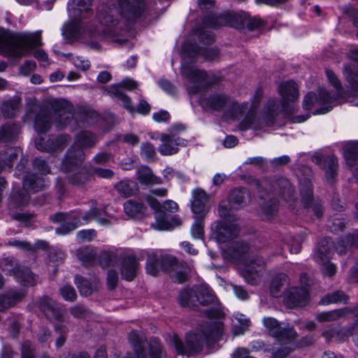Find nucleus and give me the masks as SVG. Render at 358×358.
Instances as JSON below:
<instances>
[{"mask_svg":"<svg viewBox=\"0 0 358 358\" xmlns=\"http://www.w3.org/2000/svg\"><path fill=\"white\" fill-rule=\"evenodd\" d=\"M203 219H196L195 223L192 225L191 233L194 238H202L203 235Z\"/></svg>","mask_w":358,"mask_h":358,"instance_id":"69168bd1","label":"nucleus"},{"mask_svg":"<svg viewBox=\"0 0 358 358\" xmlns=\"http://www.w3.org/2000/svg\"><path fill=\"white\" fill-rule=\"evenodd\" d=\"M294 339H276L266 351L271 353V358H285L294 349Z\"/></svg>","mask_w":358,"mask_h":358,"instance_id":"a878e982","label":"nucleus"},{"mask_svg":"<svg viewBox=\"0 0 358 358\" xmlns=\"http://www.w3.org/2000/svg\"><path fill=\"white\" fill-rule=\"evenodd\" d=\"M265 268V262L262 257H252L248 260L242 271L245 281L251 285H257Z\"/></svg>","mask_w":358,"mask_h":358,"instance_id":"a211bd4d","label":"nucleus"},{"mask_svg":"<svg viewBox=\"0 0 358 358\" xmlns=\"http://www.w3.org/2000/svg\"><path fill=\"white\" fill-rule=\"evenodd\" d=\"M348 296L342 291H336L332 293L326 294L320 301V303L322 305H328L330 303H336L344 302L346 303Z\"/></svg>","mask_w":358,"mask_h":358,"instance_id":"09e8293b","label":"nucleus"},{"mask_svg":"<svg viewBox=\"0 0 358 358\" xmlns=\"http://www.w3.org/2000/svg\"><path fill=\"white\" fill-rule=\"evenodd\" d=\"M137 179L140 183L145 185L162 183L161 179L154 176L152 170L146 166H143L138 169Z\"/></svg>","mask_w":358,"mask_h":358,"instance_id":"58836bf2","label":"nucleus"},{"mask_svg":"<svg viewBox=\"0 0 358 358\" xmlns=\"http://www.w3.org/2000/svg\"><path fill=\"white\" fill-rule=\"evenodd\" d=\"M70 10L69 15L72 20L66 24L63 28V35L69 40H73L81 34L79 16L74 17Z\"/></svg>","mask_w":358,"mask_h":358,"instance_id":"c9c22d12","label":"nucleus"},{"mask_svg":"<svg viewBox=\"0 0 358 358\" xmlns=\"http://www.w3.org/2000/svg\"><path fill=\"white\" fill-rule=\"evenodd\" d=\"M124 210L129 217L141 220L146 215L147 208L141 202L129 199L124 203Z\"/></svg>","mask_w":358,"mask_h":358,"instance_id":"473e14b6","label":"nucleus"},{"mask_svg":"<svg viewBox=\"0 0 358 358\" xmlns=\"http://www.w3.org/2000/svg\"><path fill=\"white\" fill-rule=\"evenodd\" d=\"M117 192L124 197H129L138 192V185L131 180H122L115 185Z\"/></svg>","mask_w":358,"mask_h":358,"instance_id":"a19ab883","label":"nucleus"},{"mask_svg":"<svg viewBox=\"0 0 358 358\" xmlns=\"http://www.w3.org/2000/svg\"><path fill=\"white\" fill-rule=\"evenodd\" d=\"M19 103L16 101H8L3 103L2 106V112L3 115L8 117H12L15 115V111L17 110Z\"/></svg>","mask_w":358,"mask_h":358,"instance_id":"13d9d810","label":"nucleus"},{"mask_svg":"<svg viewBox=\"0 0 358 358\" xmlns=\"http://www.w3.org/2000/svg\"><path fill=\"white\" fill-rule=\"evenodd\" d=\"M325 239H329V238H326ZM330 241L332 242L331 245V252L334 248L338 254H345L348 249L350 247H358V231L340 238L336 243H334L331 238Z\"/></svg>","mask_w":358,"mask_h":358,"instance_id":"2f4dec72","label":"nucleus"},{"mask_svg":"<svg viewBox=\"0 0 358 358\" xmlns=\"http://www.w3.org/2000/svg\"><path fill=\"white\" fill-rule=\"evenodd\" d=\"M137 85L138 84L136 81L127 78L120 84L110 86L108 89V94L122 101L123 107L129 113H133L135 111V108L131 104V99L124 93L123 89L132 90L136 88Z\"/></svg>","mask_w":358,"mask_h":358,"instance_id":"dca6fc26","label":"nucleus"},{"mask_svg":"<svg viewBox=\"0 0 358 358\" xmlns=\"http://www.w3.org/2000/svg\"><path fill=\"white\" fill-rule=\"evenodd\" d=\"M234 255L238 256H244L249 255L251 252V249L249 245L243 242H238L234 245Z\"/></svg>","mask_w":358,"mask_h":358,"instance_id":"774afa93","label":"nucleus"},{"mask_svg":"<svg viewBox=\"0 0 358 358\" xmlns=\"http://www.w3.org/2000/svg\"><path fill=\"white\" fill-rule=\"evenodd\" d=\"M301 201L306 208H311L317 218L322 215L323 210L319 203H315L313 199V188L310 180L308 178L300 182Z\"/></svg>","mask_w":358,"mask_h":358,"instance_id":"aec40b11","label":"nucleus"},{"mask_svg":"<svg viewBox=\"0 0 358 358\" xmlns=\"http://www.w3.org/2000/svg\"><path fill=\"white\" fill-rule=\"evenodd\" d=\"M18 124H6L0 127V142H10L15 140L19 134Z\"/></svg>","mask_w":358,"mask_h":358,"instance_id":"79ce46f5","label":"nucleus"},{"mask_svg":"<svg viewBox=\"0 0 358 358\" xmlns=\"http://www.w3.org/2000/svg\"><path fill=\"white\" fill-rule=\"evenodd\" d=\"M21 153V150L18 148L8 149L6 152V157L0 158V172L6 165L10 168L13 166V162L17 159Z\"/></svg>","mask_w":358,"mask_h":358,"instance_id":"de8ad7c7","label":"nucleus"},{"mask_svg":"<svg viewBox=\"0 0 358 358\" xmlns=\"http://www.w3.org/2000/svg\"><path fill=\"white\" fill-rule=\"evenodd\" d=\"M152 227L157 230H168L171 228V224L165 219L164 213L156 215V221L152 224Z\"/></svg>","mask_w":358,"mask_h":358,"instance_id":"bf43d9fd","label":"nucleus"},{"mask_svg":"<svg viewBox=\"0 0 358 358\" xmlns=\"http://www.w3.org/2000/svg\"><path fill=\"white\" fill-rule=\"evenodd\" d=\"M92 0H72L73 3L69 6V11L70 10L72 15L74 17L80 16L83 11H87L91 6Z\"/></svg>","mask_w":358,"mask_h":358,"instance_id":"a18cd8bd","label":"nucleus"},{"mask_svg":"<svg viewBox=\"0 0 358 358\" xmlns=\"http://www.w3.org/2000/svg\"><path fill=\"white\" fill-rule=\"evenodd\" d=\"M248 15L245 13H229L217 16L210 15L203 19V28H217L229 25L236 29L245 28Z\"/></svg>","mask_w":358,"mask_h":358,"instance_id":"f8f14e48","label":"nucleus"},{"mask_svg":"<svg viewBox=\"0 0 358 358\" xmlns=\"http://www.w3.org/2000/svg\"><path fill=\"white\" fill-rule=\"evenodd\" d=\"M141 154L147 159L151 160L153 159L155 157V149L151 143H145L141 145Z\"/></svg>","mask_w":358,"mask_h":358,"instance_id":"e2e57ef3","label":"nucleus"},{"mask_svg":"<svg viewBox=\"0 0 358 358\" xmlns=\"http://www.w3.org/2000/svg\"><path fill=\"white\" fill-rule=\"evenodd\" d=\"M312 161L321 166L325 172L327 180L329 182H332L336 175L337 158L334 156L324 157L322 154L316 152L313 155Z\"/></svg>","mask_w":358,"mask_h":358,"instance_id":"4be33fe9","label":"nucleus"},{"mask_svg":"<svg viewBox=\"0 0 358 358\" xmlns=\"http://www.w3.org/2000/svg\"><path fill=\"white\" fill-rule=\"evenodd\" d=\"M28 112L36 113L34 128L38 134L47 132L51 127L52 113L55 115V124L62 129L68 126L76 129L75 112L72 105L65 100L46 99L39 104L35 98L27 101Z\"/></svg>","mask_w":358,"mask_h":358,"instance_id":"f03ea898","label":"nucleus"},{"mask_svg":"<svg viewBox=\"0 0 358 358\" xmlns=\"http://www.w3.org/2000/svg\"><path fill=\"white\" fill-rule=\"evenodd\" d=\"M75 283L82 296H87L97 290V282L96 280L90 282L82 276L76 275Z\"/></svg>","mask_w":358,"mask_h":358,"instance_id":"ea45409f","label":"nucleus"},{"mask_svg":"<svg viewBox=\"0 0 358 358\" xmlns=\"http://www.w3.org/2000/svg\"><path fill=\"white\" fill-rule=\"evenodd\" d=\"M96 141V136L89 131H83L76 135L75 142L67 150L62 164V170L68 173L71 183L78 185L88 180V172L83 165L85 153L83 149L94 147Z\"/></svg>","mask_w":358,"mask_h":358,"instance_id":"7ed1b4c3","label":"nucleus"},{"mask_svg":"<svg viewBox=\"0 0 358 358\" xmlns=\"http://www.w3.org/2000/svg\"><path fill=\"white\" fill-rule=\"evenodd\" d=\"M308 292L306 287H292L286 295V303L289 308L304 306L308 301Z\"/></svg>","mask_w":358,"mask_h":358,"instance_id":"cd10ccee","label":"nucleus"},{"mask_svg":"<svg viewBox=\"0 0 358 358\" xmlns=\"http://www.w3.org/2000/svg\"><path fill=\"white\" fill-rule=\"evenodd\" d=\"M138 269V263L135 257L131 255L123 258L120 271L122 278L127 281H131L136 277Z\"/></svg>","mask_w":358,"mask_h":358,"instance_id":"7c9ffc66","label":"nucleus"},{"mask_svg":"<svg viewBox=\"0 0 358 358\" xmlns=\"http://www.w3.org/2000/svg\"><path fill=\"white\" fill-rule=\"evenodd\" d=\"M101 212L96 208H92L90 210L85 213L83 216L85 220H90L92 219H96L98 222L103 225L108 224L109 221L107 219H102L100 217Z\"/></svg>","mask_w":358,"mask_h":358,"instance_id":"4d7b16f0","label":"nucleus"},{"mask_svg":"<svg viewBox=\"0 0 358 358\" xmlns=\"http://www.w3.org/2000/svg\"><path fill=\"white\" fill-rule=\"evenodd\" d=\"M337 97L332 96L324 88H319L317 95L313 92L308 93L304 97L303 106L306 110H310L316 103L320 104H331L336 101Z\"/></svg>","mask_w":358,"mask_h":358,"instance_id":"5701e85b","label":"nucleus"},{"mask_svg":"<svg viewBox=\"0 0 358 358\" xmlns=\"http://www.w3.org/2000/svg\"><path fill=\"white\" fill-rule=\"evenodd\" d=\"M38 307L48 320L59 322L64 321V310L59 308L56 301L51 298L41 297L38 301Z\"/></svg>","mask_w":358,"mask_h":358,"instance_id":"6ab92c4d","label":"nucleus"},{"mask_svg":"<svg viewBox=\"0 0 358 358\" xmlns=\"http://www.w3.org/2000/svg\"><path fill=\"white\" fill-rule=\"evenodd\" d=\"M26 295L24 289H11L0 294V312L13 307L21 301Z\"/></svg>","mask_w":358,"mask_h":358,"instance_id":"c85d7f7f","label":"nucleus"},{"mask_svg":"<svg viewBox=\"0 0 358 358\" xmlns=\"http://www.w3.org/2000/svg\"><path fill=\"white\" fill-rule=\"evenodd\" d=\"M70 314L76 319H85L91 315L90 310L83 304H76L69 308Z\"/></svg>","mask_w":358,"mask_h":358,"instance_id":"864d4df0","label":"nucleus"},{"mask_svg":"<svg viewBox=\"0 0 358 358\" xmlns=\"http://www.w3.org/2000/svg\"><path fill=\"white\" fill-rule=\"evenodd\" d=\"M10 214L14 220L24 224L25 225H28L34 217V215L31 213H15L14 211H10Z\"/></svg>","mask_w":358,"mask_h":358,"instance_id":"0e129e2a","label":"nucleus"},{"mask_svg":"<svg viewBox=\"0 0 358 358\" xmlns=\"http://www.w3.org/2000/svg\"><path fill=\"white\" fill-rule=\"evenodd\" d=\"M231 204L232 203L228 200H224L218 206V213L223 221L215 223V230L220 242H226L233 238L239 231L238 226L235 224L238 220V216L234 213Z\"/></svg>","mask_w":358,"mask_h":358,"instance_id":"6e6552de","label":"nucleus"},{"mask_svg":"<svg viewBox=\"0 0 358 358\" xmlns=\"http://www.w3.org/2000/svg\"><path fill=\"white\" fill-rule=\"evenodd\" d=\"M162 145L159 147V152L162 155H172L178 152V146L184 145V140L175 134H162Z\"/></svg>","mask_w":358,"mask_h":358,"instance_id":"b1692460","label":"nucleus"},{"mask_svg":"<svg viewBox=\"0 0 358 358\" xmlns=\"http://www.w3.org/2000/svg\"><path fill=\"white\" fill-rule=\"evenodd\" d=\"M119 280L118 273L113 269H109L107 273V285L108 289H114Z\"/></svg>","mask_w":358,"mask_h":358,"instance_id":"338daca9","label":"nucleus"},{"mask_svg":"<svg viewBox=\"0 0 358 358\" xmlns=\"http://www.w3.org/2000/svg\"><path fill=\"white\" fill-rule=\"evenodd\" d=\"M46 186L42 177L34 173H27L23 178V190L25 192L36 193L42 191Z\"/></svg>","mask_w":358,"mask_h":358,"instance_id":"c756f323","label":"nucleus"},{"mask_svg":"<svg viewBox=\"0 0 358 358\" xmlns=\"http://www.w3.org/2000/svg\"><path fill=\"white\" fill-rule=\"evenodd\" d=\"M261 209L266 218L269 219L278 211V204L275 199H269L261 205Z\"/></svg>","mask_w":358,"mask_h":358,"instance_id":"3c124183","label":"nucleus"},{"mask_svg":"<svg viewBox=\"0 0 358 358\" xmlns=\"http://www.w3.org/2000/svg\"><path fill=\"white\" fill-rule=\"evenodd\" d=\"M20 358H36L35 347L31 341H25L22 343Z\"/></svg>","mask_w":358,"mask_h":358,"instance_id":"5fc2aeb1","label":"nucleus"},{"mask_svg":"<svg viewBox=\"0 0 358 358\" xmlns=\"http://www.w3.org/2000/svg\"><path fill=\"white\" fill-rule=\"evenodd\" d=\"M148 353L150 358H163L165 357L162 345L156 338L150 340L148 344Z\"/></svg>","mask_w":358,"mask_h":358,"instance_id":"603ef678","label":"nucleus"},{"mask_svg":"<svg viewBox=\"0 0 358 358\" xmlns=\"http://www.w3.org/2000/svg\"><path fill=\"white\" fill-rule=\"evenodd\" d=\"M119 9L115 6L103 8L97 15L99 22L106 27L115 26L118 22L117 16L120 15L127 20L138 17L143 10L142 0H118Z\"/></svg>","mask_w":358,"mask_h":358,"instance_id":"0eeeda50","label":"nucleus"},{"mask_svg":"<svg viewBox=\"0 0 358 358\" xmlns=\"http://www.w3.org/2000/svg\"><path fill=\"white\" fill-rule=\"evenodd\" d=\"M248 110L247 103H238L233 99L229 103L225 112V116L227 118L239 120Z\"/></svg>","mask_w":358,"mask_h":358,"instance_id":"4c0bfd02","label":"nucleus"},{"mask_svg":"<svg viewBox=\"0 0 358 358\" xmlns=\"http://www.w3.org/2000/svg\"><path fill=\"white\" fill-rule=\"evenodd\" d=\"M183 49L187 57L189 58H195L201 55L205 59L212 61L215 59L219 55L217 48H203L188 43L184 45Z\"/></svg>","mask_w":358,"mask_h":358,"instance_id":"bb28decb","label":"nucleus"},{"mask_svg":"<svg viewBox=\"0 0 358 358\" xmlns=\"http://www.w3.org/2000/svg\"><path fill=\"white\" fill-rule=\"evenodd\" d=\"M181 74L191 84L187 87V92L191 95L196 94L220 81V78L214 74L207 73L205 71L186 64L182 65Z\"/></svg>","mask_w":358,"mask_h":358,"instance_id":"1a4fd4ad","label":"nucleus"},{"mask_svg":"<svg viewBox=\"0 0 358 358\" xmlns=\"http://www.w3.org/2000/svg\"><path fill=\"white\" fill-rule=\"evenodd\" d=\"M76 255L84 265L90 264L96 258L95 252L90 247L81 248L77 250Z\"/></svg>","mask_w":358,"mask_h":358,"instance_id":"8fccbe9b","label":"nucleus"},{"mask_svg":"<svg viewBox=\"0 0 358 358\" xmlns=\"http://www.w3.org/2000/svg\"><path fill=\"white\" fill-rule=\"evenodd\" d=\"M344 157L348 166L355 165L358 159V143H347L344 148Z\"/></svg>","mask_w":358,"mask_h":358,"instance_id":"c03bdc74","label":"nucleus"},{"mask_svg":"<svg viewBox=\"0 0 358 358\" xmlns=\"http://www.w3.org/2000/svg\"><path fill=\"white\" fill-rule=\"evenodd\" d=\"M196 34L198 36L199 41L203 44L210 45L214 41V36L213 34L203 29H198L196 31Z\"/></svg>","mask_w":358,"mask_h":358,"instance_id":"680f3d73","label":"nucleus"},{"mask_svg":"<svg viewBox=\"0 0 358 358\" xmlns=\"http://www.w3.org/2000/svg\"><path fill=\"white\" fill-rule=\"evenodd\" d=\"M289 285V276L285 273H278L271 281L270 286L271 294L275 297H278L281 295L282 289H286Z\"/></svg>","mask_w":358,"mask_h":358,"instance_id":"f704fd0d","label":"nucleus"},{"mask_svg":"<svg viewBox=\"0 0 358 358\" xmlns=\"http://www.w3.org/2000/svg\"><path fill=\"white\" fill-rule=\"evenodd\" d=\"M146 269L148 273L153 276L157 275L160 270L166 271L169 273L171 278L178 283L187 281L190 272L185 263H178L175 257H157L154 253H150L148 256Z\"/></svg>","mask_w":358,"mask_h":358,"instance_id":"423d86ee","label":"nucleus"},{"mask_svg":"<svg viewBox=\"0 0 358 358\" xmlns=\"http://www.w3.org/2000/svg\"><path fill=\"white\" fill-rule=\"evenodd\" d=\"M229 201L238 206H245L250 201V194L245 188H238L232 190L229 196Z\"/></svg>","mask_w":358,"mask_h":358,"instance_id":"37998d69","label":"nucleus"},{"mask_svg":"<svg viewBox=\"0 0 358 358\" xmlns=\"http://www.w3.org/2000/svg\"><path fill=\"white\" fill-rule=\"evenodd\" d=\"M231 100L232 99L225 94L216 93L208 97L202 98L200 104L204 108L220 110L224 107H227Z\"/></svg>","mask_w":358,"mask_h":358,"instance_id":"393cba45","label":"nucleus"},{"mask_svg":"<svg viewBox=\"0 0 358 358\" xmlns=\"http://www.w3.org/2000/svg\"><path fill=\"white\" fill-rule=\"evenodd\" d=\"M71 141L68 134L52 136L48 138L38 136L35 139L36 148L42 152L60 153Z\"/></svg>","mask_w":358,"mask_h":358,"instance_id":"ddd939ff","label":"nucleus"},{"mask_svg":"<svg viewBox=\"0 0 358 358\" xmlns=\"http://www.w3.org/2000/svg\"><path fill=\"white\" fill-rule=\"evenodd\" d=\"M178 302L182 307L194 308L198 304L208 306L216 302V297L211 289L205 285L196 286L192 289H183L179 294Z\"/></svg>","mask_w":358,"mask_h":358,"instance_id":"9d476101","label":"nucleus"},{"mask_svg":"<svg viewBox=\"0 0 358 358\" xmlns=\"http://www.w3.org/2000/svg\"><path fill=\"white\" fill-rule=\"evenodd\" d=\"M278 90L281 97V109H280L277 101L270 99L267 102L263 113L257 117L255 110L263 94L262 90L258 89L252 100L250 108L238 124L240 130L259 129L264 126L271 125L273 123L274 118L280 111L285 113L294 112L295 108L293 103L299 96L297 84L292 80L282 82L280 83Z\"/></svg>","mask_w":358,"mask_h":358,"instance_id":"f257e3e1","label":"nucleus"},{"mask_svg":"<svg viewBox=\"0 0 358 358\" xmlns=\"http://www.w3.org/2000/svg\"><path fill=\"white\" fill-rule=\"evenodd\" d=\"M327 225L331 231L338 232L344 229L345 223L342 218L336 217L329 220Z\"/></svg>","mask_w":358,"mask_h":358,"instance_id":"052dcab7","label":"nucleus"},{"mask_svg":"<svg viewBox=\"0 0 358 358\" xmlns=\"http://www.w3.org/2000/svg\"><path fill=\"white\" fill-rule=\"evenodd\" d=\"M75 124L77 127L90 124L91 123L90 120L95 115V113L80 108L75 111Z\"/></svg>","mask_w":358,"mask_h":358,"instance_id":"49530a36","label":"nucleus"},{"mask_svg":"<svg viewBox=\"0 0 358 358\" xmlns=\"http://www.w3.org/2000/svg\"><path fill=\"white\" fill-rule=\"evenodd\" d=\"M222 324L220 322H213L200 332L189 333L186 336L185 345L177 335L172 338L173 345L178 355H194L202 350L204 343L210 348L217 342L222 336Z\"/></svg>","mask_w":358,"mask_h":358,"instance_id":"20e7f679","label":"nucleus"},{"mask_svg":"<svg viewBox=\"0 0 358 358\" xmlns=\"http://www.w3.org/2000/svg\"><path fill=\"white\" fill-rule=\"evenodd\" d=\"M257 185L259 191L275 192L280 194L285 201H289L293 198V187L290 182L286 178H280L272 181L264 180L260 182H257Z\"/></svg>","mask_w":358,"mask_h":358,"instance_id":"4468645a","label":"nucleus"},{"mask_svg":"<svg viewBox=\"0 0 358 358\" xmlns=\"http://www.w3.org/2000/svg\"><path fill=\"white\" fill-rule=\"evenodd\" d=\"M0 268L6 274L13 275L24 286H34L37 282L36 275L27 267L21 266L14 257H3L0 260Z\"/></svg>","mask_w":358,"mask_h":358,"instance_id":"9b49d317","label":"nucleus"},{"mask_svg":"<svg viewBox=\"0 0 358 358\" xmlns=\"http://www.w3.org/2000/svg\"><path fill=\"white\" fill-rule=\"evenodd\" d=\"M59 294L66 301L73 302L77 299L76 292L71 285H66L60 287Z\"/></svg>","mask_w":358,"mask_h":358,"instance_id":"6e6d98bb","label":"nucleus"},{"mask_svg":"<svg viewBox=\"0 0 358 358\" xmlns=\"http://www.w3.org/2000/svg\"><path fill=\"white\" fill-rule=\"evenodd\" d=\"M350 312L348 308H342L331 311L319 313L316 315L315 317L320 322H336L344 317Z\"/></svg>","mask_w":358,"mask_h":358,"instance_id":"e433bc0d","label":"nucleus"},{"mask_svg":"<svg viewBox=\"0 0 358 358\" xmlns=\"http://www.w3.org/2000/svg\"><path fill=\"white\" fill-rule=\"evenodd\" d=\"M262 323L268 334L275 339H295L297 336L293 327L289 324L282 327L274 317H264Z\"/></svg>","mask_w":358,"mask_h":358,"instance_id":"2eb2a0df","label":"nucleus"},{"mask_svg":"<svg viewBox=\"0 0 358 358\" xmlns=\"http://www.w3.org/2000/svg\"><path fill=\"white\" fill-rule=\"evenodd\" d=\"M192 195L191 208L195 219H204L210 209V206L207 204L208 196L201 189L194 190Z\"/></svg>","mask_w":358,"mask_h":358,"instance_id":"412c9836","label":"nucleus"},{"mask_svg":"<svg viewBox=\"0 0 358 358\" xmlns=\"http://www.w3.org/2000/svg\"><path fill=\"white\" fill-rule=\"evenodd\" d=\"M330 239H324L318 245L315 258L322 266L324 274L331 276L336 273V266L329 262L331 255Z\"/></svg>","mask_w":358,"mask_h":358,"instance_id":"f3484780","label":"nucleus"},{"mask_svg":"<svg viewBox=\"0 0 358 358\" xmlns=\"http://www.w3.org/2000/svg\"><path fill=\"white\" fill-rule=\"evenodd\" d=\"M41 34V31H36L16 38L8 31L0 29V53L15 57L27 55L30 48L42 44Z\"/></svg>","mask_w":358,"mask_h":358,"instance_id":"39448f33","label":"nucleus"},{"mask_svg":"<svg viewBox=\"0 0 358 358\" xmlns=\"http://www.w3.org/2000/svg\"><path fill=\"white\" fill-rule=\"evenodd\" d=\"M29 200L30 197L29 194L25 192L22 189L13 191L10 197V210L14 211L18 208L26 206Z\"/></svg>","mask_w":358,"mask_h":358,"instance_id":"72a5a7b5","label":"nucleus"}]
</instances>
